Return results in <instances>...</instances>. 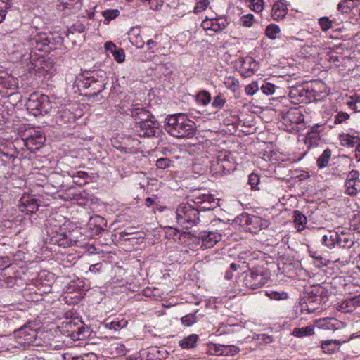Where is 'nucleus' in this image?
I'll list each match as a JSON object with an SVG mask.
<instances>
[{"instance_id": "nucleus-25", "label": "nucleus", "mask_w": 360, "mask_h": 360, "mask_svg": "<svg viewBox=\"0 0 360 360\" xmlns=\"http://www.w3.org/2000/svg\"><path fill=\"white\" fill-rule=\"evenodd\" d=\"M338 240L336 241L335 245L340 246L343 248H349L353 244L354 242L352 239V236L347 233L341 232L340 233L337 231Z\"/></svg>"}, {"instance_id": "nucleus-13", "label": "nucleus", "mask_w": 360, "mask_h": 360, "mask_svg": "<svg viewBox=\"0 0 360 360\" xmlns=\"http://www.w3.org/2000/svg\"><path fill=\"white\" fill-rule=\"evenodd\" d=\"M134 129L140 137L150 138L159 134L158 123L155 119H149L147 121L135 124Z\"/></svg>"}, {"instance_id": "nucleus-40", "label": "nucleus", "mask_w": 360, "mask_h": 360, "mask_svg": "<svg viewBox=\"0 0 360 360\" xmlns=\"http://www.w3.org/2000/svg\"><path fill=\"white\" fill-rule=\"evenodd\" d=\"M279 32L280 28L277 25L270 24L266 27L265 34L269 39H275Z\"/></svg>"}, {"instance_id": "nucleus-63", "label": "nucleus", "mask_w": 360, "mask_h": 360, "mask_svg": "<svg viewBox=\"0 0 360 360\" xmlns=\"http://www.w3.org/2000/svg\"><path fill=\"white\" fill-rule=\"evenodd\" d=\"M101 264L100 263H97V264H93V265H91L90 267H89V271H92V272H98L100 271L101 268Z\"/></svg>"}, {"instance_id": "nucleus-60", "label": "nucleus", "mask_w": 360, "mask_h": 360, "mask_svg": "<svg viewBox=\"0 0 360 360\" xmlns=\"http://www.w3.org/2000/svg\"><path fill=\"white\" fill-rule=\"evenodd\" d=\"M320 126H314L312 128H311V132H308L307 133V138L308 139H311V138H314L316 136H318V134H319V131H318V129Z\"/></svg>"}, {"instance_id": "nucleus-31", "label": "nucleus", "mask_w": 360, "mask_h": 360, "mask_svg": "<svg viewBox=\"0 0 360 360\" xmlns=\"http://www.w3.org/2000/svg\"><path fill=\"white\" fill-rule=\"evenodd\" d=\"M331 150L326 148L323 150L321 156L317 159V167L319 169H323L328 165V163L331 157Z\"/></svg>"}, {"instance_id": "nucleus-26", "label": "nucleus", "mask_w": 360, "mask_h": 360, "mask_svg": "<svg viewBox=\"0 0 360 360\" xmlns=\"http://www.w3.org/2000/svg\"><path fill=\"white\" fill-rule=\"evenodd\" d=\"M294 224L298 231H301L304 229L305 225L307 222V219L305 215H304L300 211L295 210L293 214Z\"/></svg>"}, {"instance_id": "nucleus-2", "label": "nucleus", "mask_w": 360, "mask_h": 360, "mask_svg": "<svg viewBox=\"0 0 360 360\" xmlns=\"http://www.w3.org/2000/svg\"><path fill=\"white\" fill-rule=\"evenodd\" d=\"M165 129L176 138H191L195 134V123L185 114L169 115L165 119Z\"/></svg>"}, {"instance_id": "nucleus-53", "label": "nucleus", "mask_w": 360, "mask_h": 360, "mask_svg": "<svg viewBox=\"0 0 360 360\" xmlns=\"http://www.w3.org/2000/svg\"><path fill=\"white\" fill-rule=\"evenodd\" d=\"M263 0H252L250 8L255 12H261L263 10Z\"/></svg>"}, {"instance_id": "nucleus-56", "label": "nucleus", "mask_w": 360, "mask_h": 360, "mask_svg": "<svg viewBox=\"0 0 360 360\" xmlns=\"http://www.w3.org/2000/svg\"><path fill=\"white\" fill-rule=\"evenodd\" d=\"M142 2H148L150 8L153 10H156L158 8L159 5H162L163 4L164 0H141Z\"/></svg>"}, {"instance_id": "nucleus-1", "label": "nucleus", "mask_w": 360, "mask_h": 360, "mask_svg": "<svg viewBox=\"0 0 360 360\" xmlns=\"http://www.w3.org/2000/svg\"><path fill=\"white\" fill-rule=\"evenodd\" d=\"M213 198L209 195H202L191 200L193 203H182L176 210V219L178 224L183 229H188L200 221V212L202 210H211V206H201L211 202Z\"/></svg>"}, {"instance_id": "nucleus-24", "label": "nucleus", "mask_w": 360, "mask_h": 360, "mask_svg": "<svg viewBox=\"0 0 360 360\" xmlns=\"http://www.w3.org/2000/svg\"><path fill=\"white\" fill-rule=\"evenodd\" d=\"M287 8L281 2H276L273 5L271 9V16L275 20L283 19L287 14Z\"/></svg>"}, {"instance_id": "nucleus-28", "label": "nucleus", "mask_w": 360, "mask_h": 360, "mask_svg": "<svg viewBox=\"0 0 360 360\" xmlns=\"http://www.w3.org/2000/svg\"><path fill=\"white\" fill-rule=\"evenodd\" d=\"M224 84L226 88L231 90L233 93L235 94L239 91L240 82L238 79L234 77H226L224 78Z\"/></svg>"}, {"instance_id": "nucleus-19", "label": "nucleus", "mask_w": 360, "mask_h": 360, "mask_svg": "<svg viewBox=\"0 0 360 360\" xmlns=\"http://www.w3.org/2000/svg\"><path fill=\"white\" fill-rule=\"evenodd\" d=\"M129 111L131 117L135 121V124L137 122L147 121L149 119H155V117L152 113L147 110L145 108L138 106L137 105H132Z\"/></svg>"}, {"instance_id": "nucleus-10", "label": "nucleus", "mask_w": 360, "mask_h": 360, "mask_svg": "<svg viewBox=\"0 0 360 360\" xmlns=\"http://www.w3.org/2000/svg\"><path fill=\"white\" fill-rule=\"evenodd\" d=\"M31 61L28 63L27 67L30 73H34L39 77L45 76L46 74L51 72L53 70L54 65L51 58L46 59L44 57H34L30 53Z\"/></svg>"}, {"instance_id": "nucleus-49", "label": "nucleus", "mask_w": 360, "mask_h": 360, "mask_svg": "<svg viewBox=\"0 0 360 360\" xmlns=\"http://www.w3.org/2000/svg\"><path fill=\"white\" fill-rule=\"evenodd\" d=\"M321 347L325 353L332 354L338 351L337 347L332 345L331 340H325L322 342Z\"/></svg>"}, {"instance_id": "nucleus-5", "label": "nucleus", "mask_w": 360, "mask_h": 360, "mask_svg": "<svg viewBox=\"0 0 360 360\" xmlns=\"http://www.w3.org/2000/svg\"><path fill=\"white\" fill-rule=\"evenodd\" d=\"M45 242L63 248L70 247L76 243L66 233L65 229L61 228L60 225L53 224L52 219H49L46 224Z\"/></svg>"}, {"instance_id": "nucleus-21", "label": "nucleus", "mask_w": 360, "mask_h": 360, "mask_svg": "<svg viewBox=\"0 0 360 360\" xmlns=\"http://www.w3.org/2000/svg\"><path fill=\"white\" fill-rule=\"evenodd\" d=\"M88 226L94 233L99 234L105 229L107 221L103 217L96 215L90 218Z\"/></svg>"}, {"instance_id": "nucleus-43", "label": "nucleus", "mask_w": 360, "mask_h": 360, "mask_svg": "<svg viewBox=\"0 0 360 360\" xmlns=\"http://www.w3.org/2000/svg\"><path fill=\"white\" fill-rule=\"evenodd\" d=\"M119 14L120 11L117 9L105 10L102 12V15L105 18V23H108L117 17Z\"/></svg>"}, {"instance_id": "nucleus-41", "label": "nucleus", "mask_w": 360, "mask_h": 360, "mask_svg": "<svg viewBox=\"0 0 360 360\" xmlns=\"http://www.w3.org/2000/svg\"><path fill=\"white\" fill-rule=\"evenodd\" d=\"M226 99L222 94H219L214 97L212 106L216 109H221L226 104Z\"/></svg>"}, {"instance_id": "nucleus-35", "label": "nucleus", "mask_w": 360, "mask_h": 360, "mask_svg": "<svg viewBox=\"0 0 360 360\" xmlns=\"http://www.w3.org/2000/svg\"><path fill=\"white\" fill-rule=\"evenodd\" d=\"M197 313H198V311H196L194 313L188 314L184 316L181 319V323L186 326H191L193 325L194 323H195L198 320V318L197 316Z\"/></svg>"}, {"instance_id": "nucleus-52", "label": "nucleus", "mask_w": 360, "mask_h": 360, "mask_svg": "<svg viewBox=\"0 0 360 360\" xmlns=\"http://www.w3.org/2000/svg\"><path fill=\"white\" fill-rule=\"evenodd\" d=\"M113 56L115 60L119 63H123L125 60V53L122 49L120 48L118 49H116L113 53Z\"/></svg>"}, {"instance_id": "nucleus-47", "label": "nucleus", "mask_w": 360, "mask_h": 360, "mask_svg": "<svg viewBox=\"0 0 360 360\" xmlns=\"http://www.w3.org/2000/svg\"><path fill=\"white\" fill-rule=\"evenodd\" d=\"M319 24L324 32L328 31L332 27V21L328 17L320 18L319 19Z\"/></svg>"}, {"instance_id": "nucleus-4", "label": "nucleus", "mask_w": 360, "mask_h": 360, "mask_svg": "<svg viewBox=\"0 0 360 360\" xmlns=\"http://www.w3.org/2000/svg\"><path fill=\"white\" fill-rule=\"evenodd\" d=\"M30 35L27 39V49L25 51L30 50L31 53L33 50L40 51H47L49 46L62 43V38L60 36L54 37L52 33H46L41 31L39 28L34 27L30 30Z\"/></svg>"}, {"instance_id": "nucleus-12", "label": "nucleus", "mask_w": 360, "mask_h": 360, "mask_svg": "<svg viewBox=\"0 0 360 360\" xmlns=\"http://www.w3.org/2000/svg\"><path fill=\"white\" fill-rule=\"evenodd\" d=\"M304 120L301 111L295 108H290L282 116L281 122L285 126V130L297 131V124Z\"/></svg>"}, {"instance_id": "nucleus-54", "label": "nucleus", "mask_w": 360, "mask_h": 360, "mask_svg": "<svg viewBox=\"0 0 360 360\" xmlns=\"http://www.w3.org/2000/svg\"><path fill=\"white\" fill-rule=\"evenodd\" d=\"M72 30L73 32L82 33L86 30V25L80 21H77L72 25Z\"/></svg>"}, {"instance_id": "nucleus-17", "label": "nucleus", "mask_w": 360, "mask_h": 360, "mask_svg": "<svg viewBox=\"0 0 360 360\" xmlns=\"http://www.w3.org/2000/svg\"><path fill=\"white\" fill-rule=\"evenodd\" d=\"M197 238L202 241V247L210 248L221 240V235L215 231H203L198 233Z\"/></svg>"}, {"instance_id": "nucleus-27", "label": "nucleus", "mask_w": 360, "mask_h": 360, "mask_svg": "<svg viewBox=\"0 0 360 360\" xmlns=\"http://www.w3.org/2000/svg\"><path fill=\"white\" fill-rule=\"evenodd\" d=\"M79 321H75V320H68L67 321L63 322V327L68 330V332H70L73 335L75 333L79 335L84 332V328L82 326H79Z\"/></svg>"}, {"instance_id": "nucleus-36", "label": "nucleus", "mask_w": 360, "mask_h": 360, "mask_svg": "<svg viewBox=\"0 0 360 360\" xmlns=\"http://www.w3.org/2000/svg\"><path fill=\"white\" fill-rule=\"evenodd\" d=\"M15 278L13 276H7L6 273L1 275L0 277V287L3 288H11L15 283Z\"/></svg>"}, {"instance_id": "nucleus-59", "label": "nucleus", "mask_w": 360, "mask_h": 360, "mask_svg": "<svg viewBox=\"0 0 360 360\" xmlns=\"http://www.w3.org/2000/svg\"><path fill=\"white\" fill-rule=\"evenodd\" d=\"M104 47L106 51H109L111 53H113L117 49L115 44L112 41H107L105 43Z\"/></svg>"}, {"instance_id": "nucleus-64", "label": "nucleus", "mask_w": 360, "mask_h": 360, "mask_svg": "<svg viewBox=\"0 0 360 360\" xmlns=\"http://www.w3.org/2000/svg\"><path fill=\"white\" fill-rule=\"evenodd\" d=\"M350 101L360 104V95L355 94L350 98Z\"/></svg>"}, {"instance_id": "nucleus-9", "label": "nucleus", "mask_w": 360, "mask_h": 360, "mask_svg": "<svg viewBox=\"0 0 360 360\" xmlns=\"http://www.w3.org/2000/svg\"><path fill=\"white\" fill-rule=\"evenodd\" d=\"M289 96L295 103H311L315 100V91L309 88V84H302L290 88Z\"/></svg>"}, {"instance_id": "nucleus-16", "label": "nucleus", "mask_w": 360, "mask_h": 360, "mask_svg": "<svg viewBox=\"0 0 360 360\" xmlns=\"http://www.w3.org/2000/svg\"><path fill=\"white\" fill-rule=\"evenodd\" d=\"M46 141L45 136L41 131H34L24 139L25 145L32 152L39 149Z\"/></svg>"}, {"instance_id": "nucleus-39", "label": "nucleus", "mask_w": 360, "mask_h": 360, "mask_svg": "<svg viewBox=\"0 0 360 360\" xmlns=\"http://www.w3.org/2000/svg\"><path fill=\"white\" fill-rule=\"evenodd\" d=\"M260 183V176L259 174L252 172L248 176V184L251 186L252 190H259V184Z\"/></svg>"}, {"instance_id": "nucleus-11", "label": "nucleus", "mask_w": 360, "mask_h": 360, "mask_svg": "<svg viewBox=\"0 0 360 360\" xmlns=\"http://www.w3.org/2000/svg\"><path fill=\"white\" fill-rule=\"evenodd\" d=\"M240 223L245 231L255 234L268 226L266 220L260 217L250 214L242 215Z\"/></svg>"}, {"instance_id": "nucleus-48", "label": "nucleus", "mask_w": 360, "mask_h": 360, "mask_svg": "<svg viewBox=\"0 0 360 360\" xmlns=\"http://www.w3.org/2000/svg\"><path fill=\"white\" fill-rule=\"evenodd\" d=\"M259 87L257 82H252L245 88V92L248 96H252L258 91Z\"/></svg>"}, {"instance_id": "nucleus-61", "label": "nucleus", "mask_w": 360, "mask_h": 360, "mask_svg": "<svg viewBox=\"0 0 360 360\" xmlns=\"http://www.w3.org/2000/svg\"><path fill=\"white\" fill-rule=\"evenodd\" d=\"M27 330H30V328H24L21 330H19L18 331L15 332V335L16 337H18V338H23L25 336V335H27Z\"/></svg>"}, {"instance_id": "nucleus-20", "label": "nucleus", "mask_w": 360, "mask_h": 360, "mask_svg": "<svg viewBox=\"0 0 360 360\" xmlns=\"http://www.w3.org/2000/svg\"><path fill=\"white\" fill-rule=\"evenodd\" d=\"M359 181V173L357 170H352L347 174L345 180V186L346 192L349 195H355L358 189L356 187V183Z\"/></svg>"}, {"instance_id": "nucleus-58", "label": "nucleus", "mask_w": 360, "mask_h": 360, "mask_svg": "<svg viewBox=\"0 0 360 360\" xmlns=\"http://www.w3.org/2000/svg\"><path fill=\"white\" fill-rule=\"evenodd\" d=\"M347 103L351 110H354V112H360V104L351 101H347Z\"/></svg>"}, {"instance_id": "nucleus-7", "label": "nucleus", "mask_w": 360, "mask_h": 360, "mask_svg": "<svg viewBox=\"0 0 360 360\" xmlns=\"http://www.w3.org/2000/svg\"><path fill=\"white\" fill-rule=\"evenodd\" d=\"M26 106L27 110L36 117L48 114L52 108L49 97L39 93L30 95Z\"/></svg>"}, {"instance_id": "nucleus-44", "label": "nucleus", "mask_w": 360, "mask_h": 360, "mask_svg": "<svg viewBox=\"0 0 360 360\" xmlns=\"http://www.w3.org/2000/svg\"><path fill=\"white\" fill-rule=\"evenodd\" d=\"M266 295L271 300H283L288 298V294L285 292L270 291L266 292Z\"/></svg>"}, {"instance_id": "nucleus-38", "label": "nucleus", "mask_w": 360, "mask_h": 360, "mask_svg": "<svg viewBox=\"0 0 360 360\" xmlns=\"http://www.w3.org/2000/svg\"><path fill=\"white\" fill-rule=\"evenodd\" d=\"M356 4L349 2V0H342L338 6V10L342 13H348Z\"/></svg>"}, {"instance_id": "nucleus-29", "label": "nucleus", "mask_w": 360, "mask_h": 360, "mask_svg": "<svg viewBox=\"0 0 360 360\" xmlns=\"http://www.w3.org/2000/svg\"><path fill=\"white\" fill-rule=\"evenodd\" d=\"M314 327L313 326H307L303 328H295L292 332V335L297 338L309 336L314 334Z\"/></svg>"}, {"instance_id": "nucleus-51", "label": "nucleus", "mask_w": 360, "mask_h": 360, "mask_svg": "<svg viewBox=\"0 0 360 360\" xmlns=\"http://www.w3.org/2000/svg\"><path fill=\"white\" fill-rule=\"evenodd\" d=\"M260 89L266 95H271L275 91V86L271 83H265L261 86Z\"/></svg>"}, {"instance_id": "nucleus-22", "label": "nucleus", "mask_w": 360, "mask_h": 360, "mask_svg": "<svg viewBox=\"0 0 360 360\" xmlns=\"http://www.w3.org/2000/svg\"><path fill=\"white\" fill-rule=\"evenodd\" d=\"M229 166L230 162L225 158H218L212 162L211 170L216 174H227L232 169Z\"/></svg>"}, {"instance_id": "nucleus-3", "label": "nucleus", "mask_w": 360, "mask_h": 360, "mask_svg": "<svg viewBox=\"0 0 360 360\" xmlns=\"http://www.w3.org/2000/svg\"><path fill=\"white\" fill-rule=\"evenodd\" d=\"M105 74L98 71H84L76 78V82L79 86L89 89V96L93 99L99 101L98 95L105 89L106 84Z\"/></svg>"}, {"instance_id": "nucleus-6", "label": "nucleus", "mask_w": 360, "mask_h": 360, "mask_svg": "<svg viewBox=\"0 0 360 360\" xmlns=\"http://www.w3.org/2000/svg\"><path fill=\"white\" fill-rule=\"evenodd\" d=\"M328 291L323 287L315 288L302 304V310L309 314L325 309L328 302Z\"/></svg>"}, {"instance_id": "nucleus-14", "label": "nucleus", "mask_w": 360, "mask_h": 360, "mask_svg": "<svg viewBox=\"0 0 360 360\" xmlns=\"http://www.w3.org/2000/svg\"><path fill=\"white\" fill-rule=\"evenodd\" d=\"M18 89V79L6 72H0V94H12Z\"/></svg>"}, {"instance_id": "nucleus-23", "label": "nucleus", "mask_w": 360, "mask_h": 360, "mask_svg": "<svg viewBox=\"0 0 360 360\" xmlns=\"http://www.w3.org/2000/svg\"><path fill=\"white\" fill-rule=\"evenodd\" d=\"M199 337L197 334H191L179 341V345L183 349H192L197 347Z\"/></svg>"}, {"instance_id": "nucleus-30", "label": "nucleus", "mask_w": 360, "mask_h": 360, "mask_svg": "<svg viewBox=\"0 0 360 360\" xmlns=\"http://www.w3.org/2000/svg\"><path fill=\"white\" fill-rule=\"evenodd\" d=\"M337 240V231H329L322 237L321 242L324 245L331 248L335 245Z\"/></svg>"}, {"instance_id": "nucleus-55", "label": "nucleus", "mask_w": 360, "mask_h": 360, "mask_svg": "<svg viewBox=\"0 0 360 360\" xmlns=\"http://www.w3.org/2000/svg\"><path fill=\"white\" fill-rule=\"evenodd\" d=\"M35 337H36V332L35 330H33V331H32V333H27V335H25V336L23 337V340H20V343L22 344H24V345H25L26 344H29L30 343V342L33 341V342H34V340H35Z\"/></svg>"}, {"instance_id": "nucleus-8", "label": "nucleus", "mask_w": 360, "mask_h": 360, "mask_svg": "<svg viewBox=\"0 0 360 360\" xmlns=\"http://www.w3.org/2000/svg\"><path fill=\"white\" fill-rule=\"evenodd\" d=\"M269 279V273L263 269H250L244 272L243 285L251 290H256L265 285Z\"/></svg>"}, {"instance_id": "nucleus-15", "label": "nucleus", "mask_w": 360, "mask_h": 360, "mask_svg": "<svg viewBox=\"0 0 360 360\" xmlns=\"http://www.w3.org/2000/svg\"><path fill=\"white\" fill-rule=\"evenodd\" d=\"M228 25V22L224 18H208L206 17L202 20L201 26L205 30H211L217 32L224 30Z\"/></svg>"}, {"instance_id": "nucleus-34", "label": "nucleus", "mask_w": 360, "mask_h": 360, "mask_svg": "<svg viewBox=\"0 0 360 360\" xmlns=\"http://www.w3.org/2000/svg\"><path fill=\"white\" fill-rule=\"evenodd\" d=\"M12 6L11 0H0V23L4 21L7 11Z\"/></svg>"}, {"instance_id": "nucleus-42", "label": "nucleus", "mask_w": 360, "mask_h": 360, "mask_svg": "<svg viewBox=\"0 0 360 360\" xmlns=\"http://www.w3.org/2000/svg\"><path fill=\"white\" fill-rule=\"evenodd\" d=\"M240 25L246 27H250L253 25L255 22V18L252 14H247L242 15L240 18Z\"/></svg>"}, {"instance_id": "nucleus-45", "label": "nucleus", "mask_w": 360, "mask_h": 360, "mask_svg": "<svg viewBox=\"0 0 360 360\" xmlns=\"http://www.w3.org/2000/svg\"><path fill=\"white\" fill-rule=\"evenodd\" d=\"M349 118L347 112L340 111L334 116L333 123L335 124H340L346 122Z\"/></svg>"}, {"instance_id": "nucleus-57", "label": "nucleus", "mask_w": 360, "mask_h": 360, "mask_svg": "<svg viewBox=\"0 0 360 360\" xmlns=\"http://www.w3.org/2000/svg\"><path fill=\"white\" fill-rule=\"evenodd\" d=\"M81 360H98V357L94 353H87L81 356Z\"/></svg>"}, {"instance_id": "nucleus-33", "label": "nucleus", "mask_w": 360, "mask_h": 360, "mask_svg": "<svg viewBox=\"0 0 360 360\" xmlns=\"http://www.w3.org/2000/svg\"><path fill=\"white\" fill-rule=\"evenodd\" d=\"M340 140L341 145L346 147H353L359 141L357 137L349 134L340 135Z\"/></svg>"}, {"instance_id": "nucleus-32", "label": "nucleus", "mask_w": 360, "mask_h": 360, "mask_svg": "<svg viewBox=\"0 0 360 360\" xmlns=\"http://www.w3.org/2000/svg\"><path fill=\"white\" fill-rule=\"evenodd\" d=\"M127 325V321L125 320L124 319H122L121 320L116 319L110 322H105V327L109 329H112L114 330H119L126 327Z\"/></svg>"}, {"instance_id": "nucleus-62", "label": "nucleus", "mask_w": 360, "mask_h": 360, "mask_svg": "<svg viewBox=\"0 0 360 360\" xmlns=\"http://www.w3.org/2000/svg\"><path fill=\"white\" fill-rule=\"evenodd\" d=\"M262 340L266 343L269 344L274 341V338L271 335H267L265 334L262 335Z\"/></svg>"}, {"instance_id": "nucleus-46", "label": "nucleus", "mask_w": 360, "mask_h": 360, "mask_svg": "<svg viewBox=\"0 0 360 360\" xmlns=\"http://www.w3.org/2000/svg\"><path fill=\"white\" fill-rule=\"evenodd\" d=\"M171 160L167 158H160L156 160V167L160 169H165L171 166Z\"/></svg>"}, {"instance_id": "nucleus-50", "label": "nucleus", "mask_w": 360, "mask_h": 360, "mask_svg": "<svg viewBox=\"0 0 360 360\" xmlns=\"http://www.w3.org/2000/svg\"><path fill=\"white\" fill-rule=\"evenodd\" d=\"M209 4V0H199L194 8L193 12L195 13H198L205 11L208 7Z\"/></svg>"}, {"instance_id": "nucleus-18", "label": "nucleus", "mask_w": 360, "mask_h": 360, "mask_svg": "<svg viewBox=\"0 0 360 360\" xmlns=\"http://www.w3.org/2000/svg\"><path fill=\"white\" fill-rule=\"evenodd\" d=\"M19 210L26 214L36 212L39 207L37 200L30 195H23L19 201Z\"/></svg>"}, {"instance_id": "nucleus-37", "label": "nucleus", "mask_w": 360, "mask_h": 360, "mask_svg": "<svg viewBox=\"0 0 360 360\" xmlns=\"http://www.w3.org/2000/svg\"><path fill=\"white\" fill-rule=\"evenodd\" d=\"M211 94L205 90L200 91L196 96V100L203 105H208L211 101Z\"/></svg>"}]
</instances>
